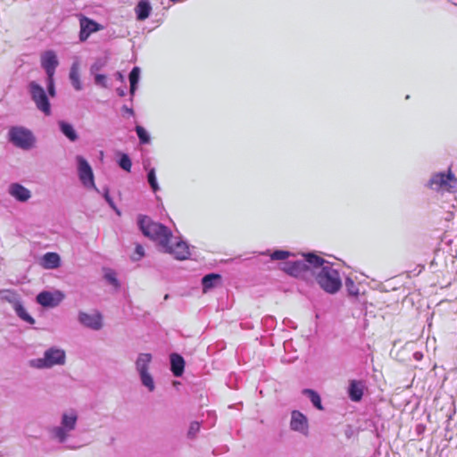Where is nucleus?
I'll use <instances>...</instances> for the list:
<instances>
[{"label": "nucleus", "mask_w": 457, "mask_h": 457, "mask_svg": "<svg viewBox=\"0 0 457 457\" xmlns=\"http://www.w3.org/2000/svg\"><path fill=\"white\" fill-rule=\"evenodd\" d=\"M29 89L32 100L34 101L37 108L46 115L51 114V104L47 98L45 89L36 81H31L29 84Z\"/></svg>", "instance_id": "nucleus-9"}, {"label": "nucleus", "mask_w": 457, "mask_h": 457, "mask_svg": "<svg viewBox=\"0 0 457 457\" xmlns=\"http://www.w3.org/2000/svg\"><path fill=\"white\" fill-rule=\"evenodd\" d=\"M117 78H118V79H120V80H123V75H122L120 72H118V73H117Z\"/></svg>", "instance_id": "nucleus-43"}, {"label": "nucleus", "mask_w": 457, "mask_h": 457, "mask_svg": "<svg viewBox=\"0 0 457 457\" xmlns=\"http://www.w3.org/2000/svg\"><path fill=\"white\" fill-rule=\"evenodd\" d=\"M95 83L102 87H107V77L104 74L94 75Z\"/></svg>", "instance_id": "nucleus-38"}, {"label": "nucleus", "mask_w": 457, "mask_h": 457, "mask_svg": "<svg viewBox=\"0 0 457 457\" xmlns=\"http://www.w3.org/2000/svg\"><path fill=\"white\" fill-rule=\"evenodd\" d=\"M291 255V253L285 250H277L270 254L271 260H286Z\"/></svg>", "instance_id": "nucleus-34"}, {"label": "nucleus", "mask_w": 457, "mask_h": 457, "mask_svg": "<svg viewBox=\"0 0 457 457\" xmlns=\"http://www.w3.org/2000/svg\"><path fill=\"white\" fill-rule=\"evenodd\" d=\"M349 397L353 402H359L363 395V386L361 382L352 381L349 386Z\"/></svg>", "instance_id": "nucleus-23"}, {"label": "nucleus", "mask_w": 457, "mask_h": 457, "mask_svg": "<svg viewBox=\"0 0 457 457\" xmlns=\"http://www.w3.org/2000/svg\"><path fill=\"white\" fill-rule=\"evenodd\" d=\"M7 191L13 199L21 203L29 201L32 196L31 191L29 188L17 182L11 183Z\"/></svg>", "instance_id": "nucleus-17"}, {"label": "nucleus", "mask_w": 457, "mask_h": 457, "mask_svg": "<svg viewBox=\"0 0 457 457\" xmlns=\"http://www.w3.org/2000/svg\"><path fill=\"white\" fill-rule=\"evenodd\" d=\"M140 68L139 67H134L132 71L129 73V79L130 83V94L133 96L135 94V91L137 89V85L140 79Z\"/></svg>", "instance_id": "nucleus-27"}, {"label": "nucleus", "mask_w": 457, "mask_h": 457, "mask_svg": "<svg viewBox=\"0 0 457 457\" xmlns=\"http://www.w3.org/2000/svg\"><path fill=\"white\" fill-rule=\"evenodd\" d=\"M185 361L177 353L170 355V369L175 377H180L184 372Z\"/></svg>", "instance_id": "nucleus-19"}, {"label": "nucleus", "mask_w": 457, "mask_h": 457, "mask_svg": "<svg viewBox=\"0 0 457 457\" xmlns=\"http://www.w3.org/2000/svg\"><path fill=\"white\" fill-rule=\"evenodd\" d=\"M16 314L24 321L28 322L29 324H34L35 320L28 313L26 309L24 308L21 301L16 303V305L13 307Z\"/></svg>", "instance_id": "nucleus-26"}, {"label": "nucleus", "mask_w": 457, "mask_h": 457, "mask_svg": "<svg viewBox=\"0 0 457 457\" xmlns=\"http://www.w3.org/2000/svg\"><path fill=\"white\" fill-rule=\"evenodd\" d=\"M414 357H415V359H416V360H420V357H421V354H420V353H416L414 354Z\"/></svg>", "instance_id": "nucleus-44"}, {"label": "nucleus", "mask_w": 457, "mask_h": 457, "mask_svg": "<svg viewBox=\"0 0 457 457\" xmlns=\"http://www.w3.org/2000/svg\"><path fill=\"white\" fill-rule=\"evenodd\" d=\"M200 430V423L197 421H194L190 424L188 429V436L194 437Z\"/></svg>", "instance_id": "nucleus-39"}, {"label": "nucleus", "mask_w": 457, "mask_h": 457, "mask_svg": "<svg viewBox=\"0 0 457 457\" xmlns=\"http://www.w3.org/2000/svg\"><path fill=\"white\" fill-rule=\"evenodd\" d=\"M138 226L145 237L157 242L162 247L166 245L167 240L172 238V232L169 228L152 220L147 216L140 215L138 217Z\"/></svg>", "instance_id": "nucleus-3"}, {"label": "nucleus", "mask_w": 457, "mask_h": 457, "mask_svg": "<svg viewBox=\"0 0 457 457\" xmlns=\"http://www.w3.org/2000/svg\"><path fill=\"white\" fill-rule=\"evenodd\" d=\"M303 256V260L284 262L281 270L295 278L311 281L313 277V267L315 265L312 257H318L319 255L310 253Z\"/></svg>", "instance_id": "nucleus-4"}, {"label": "nucleus", "mask_w": 457, "mask_h": 457, "mask_svg": "<svg viewBox=\"0 0 457 457\" xmlns=\"http://www.w3.org/2000/svg\"><path fill=\"white\" fill-rule=\"evenodd\" d=\"M453 4L457 5V0H450Z\"/></svg>", "instance_id": "nucleus-45"}, {"label": "nucleus", "mask_w": 457, "mask_h": 457, "mask_svg": "<svg viewBox=\"0 0 457 457\" xmlns=\"http://www.w3.org/2000/svg\"><path fill=\"white\" fill-rule=\"evenodd\" d=\"M40 63L46 75H54L59 64L57 55L53 50H47L41 54Z\"/></svg>", "instance_id": "nucleus-16"}, {"label": "nucleus", "mask_w": 457, "mask_h": 457, "mask_svg": "<svg viewBox=\"0 0 457 457\" xmlns=\"http://www.w3.org/2000/svg\"><path fill=\"white\" fill-rule=\"evenodd\" d=\"M78 320L81 325L92 330H100L103 328V316L97 311L92 313L79 312Z\"/></svg>", "instance_id": "nucleus-14"}, {"label": "nucleus", "mask_w": 457, "mask_h": 457, "mask_svg": "<svg viewBox=\"0 0 457 457\" xmlns=\"http://www.w3.org/2000/svg\"><path fill=\"white\" fill-rule=\"evenodd\" d=\"M79 40L86 41L91 34L104 29V27L94 20L85 16L79 15Z\"/></svg>", "instance_id": "nucleus-13"}, {"label": "nucleus", "mask_w": 457, "mask_h": 457, "mask_svg": "<svg viewBox=\"0 0 457 457\" xmlns=\"http://www.w3.org/2000/svg\"><path fill=\"white\" fill-rule=\"evenodd\" d=\"M79 411L74 408H68L60 413L59 424L49 429L50 437L63 445L68 450H77L83 446L79 441L72 438L77 429Z\"/></svg>", "instance_id": "nucleus-1"}, {"label": "nucleus", "mask_w": 457, "mask_h": 457, "mask_svg": "<svg viewBox=\"0 0 457 457\" xmlns=\"http://www.w3.org/2000/svg\"><path fill=\"white\" fill-rule=\"evenodd\" d=\"M104 278L112 284L113 287L118 288L120 287L119 280L116 278V273L114 270L111 269H107L104 270Z\"/></svg>", "instance_id": "nucleus-32"}, {"label": "nucleus", "mask_w": 457, "mask_h": 457, "mask_svg": "<svg viewBox=\"0 0 457 457\" xmlns=\"http://www.w3.org/2000/svg\"><path fill=\"white\" fill-rule=\"evenodd\" d=\"M104 199L106 200V202L109 204V205H110L113 210H115V211H116V212H117L118 214H120V212H119V210L116 208V206H115V204H114L113 200H112V197L110 196V194H109L108 189H105L104 194Z\"/></svg>", "instance_id": "nucleus-40"}, {"label": "nucleus", "mask_w": 457, "mask_h": 457, "mask_svg": "<svg viewBox=\"0 0 457 457\" xmlns=\"http://www.w3.org/2000/svg\"><path fill=\"white\" fill-rule=\"evenodd\" d=\"M345 287L349 294V295L357 297L360 294L358 286L354 283V281L347 278L345 279Z\"/></svg>", "instance_id": "nucleus-31"}, {"label": "nucleus", "mask_w": 457, "mask_h": 457, "mask_svg": "<svg viewBox=\"0 0 457 457\" xmlns=\"http://www.w3.org/2000/svg\"><path fill=\"white\" fill-rule=\"evenodd\" d=\"M221 277L220 274L210 273L202 278L203 291L206 293L212 288L215 287L220 282Z\"/></svg>", "instance_id": "nucleus-21"}, {"label": "nucleus", "mask_w": 457, "mask_h": 457, "mask_svg": "<svg viewBox=\"0 0 457 457\" xmlns=\"http://www.w3.org/2000/svg\"><path fill=\"white\" fill-rule=\"evenodd\" d=\"M162 248L165 253L173 255L177 260H187L191 254L189 245L181 239L177 240L174 244H171L170 240H167L166 245H163Z\"/></svg>", "instance_id": "nucleus-12"}, {"label": "nucleus", "mask_w": 457, "mask_h": 457, "mask_svg": "<svg viewBox=\"0 0 457 457\" xmlns=\"http://www.w3.org/2000/svg\"><path fill=\"white\" fill-rule=\"evenodd\" d=\"M58 124L60 130L68 139H70L71 142H74L78 139V134L71 123H68L64 120H60Z\"/></svg>", "instance_id": "nucleus-24"}, {"label": "nucleus", "mask_w": 457, "mask_h": 457, "mask_svg": "<svg viewBox=\"0 0 457 457\" xmlns=\"http://www.w3.org/2000/svg\"><path fill=\"white\" fill-rule=\"evenodd\" d=\"M152 6L148 0H141L138 2L135 8L137 19L138 21H145L151 13Z\"/></svg>", "instance_id": "nucleus-20"}, {"label": "nucleus", "mask_w": 457, "mask_h": 457, "mask_svg": "<svg viewBox=\"0 0 457 457\" xmlns=\"http://www.w3.org/2000/svg\"><path fill=\"white\" fill-rule=\"evenodd\" d=\"M8 139L15 146L29 150L35 145V137L31 130L22 126L11 127L8 131Z\"/></svg>", "instance_id": "nucleus-7"}, {"label": "nucleus", "mask_w": 457, "mask_h": 457, "mask_svg": "<svg viewBox=\"0 0 457 457\" xmlns=\"http://www.w3.org/2000/svg\"><path fill=\"white\" fill-rule=\"evenodd\" d=\"M136 132L141 144H148L150 142L149 133L142 126H136Z\"/></svg>", "instance_id": "nucleus-30"}, {"label": "nucleus", "mask_w": 457, "mask_h": 457, "mask_svg": "<svg viewBox=\"0 0 457 457\" xmlns=\"http://www.w3.org/2000/svg\"><path fill=\"white\" fill-rule=\"evenodd\" d=\"M312 260L315 263L312 279L324 292L330 295L337 294L342 287L339 271L333 267L331 262L320 256L312 257Z\"/></svg>", "instance_id": "nucleus-2"}, {"label": "nucleus", "mask_w": 457, "mask_h": 457, "mask_svg": "<svg viewBox=\"0 0 457 457\" xmlns=\"http://www.w3.org/2000/svg\"><path fill=\"white\" fill-rule=\"evenodd\" d=\"M39 264L46 270L57 269L61 265L60 255L54 252L46 253L41 257Z\"/></svg>", "instance_id": "nucleus-18"}, {"label": "nucleus", "mask_w": 457, "mask_h": 457, "mask_svg": "<svg viewBox=\"0 0 457 457\" xmlns=\"http://www.w3.org/2000/svg\"><path fill=\"white\" fill-rule=\"evenodd\" d=\"M105 65V62L102 60H96L91 66H90V74L96 75L99 73V71L104 68Z\"/></svg>", "instance_id": "nucleus-35"}, {"label": "nucleus", "mask_w": 457, "mask_h": 457, "mask_svg": "<svg viewBox=\"0 0 457 457\" xmlns=\"http://www.w3.org/2000/svg\"><path fill=\"white\" fill-rule=\"evenodd\" d=\"M122 110H123L125 112H127L128 114L131 115V116H132V115H134V111H133V109H132V108H129V107H128V106H123V107H122Z\"/></svg>", "instance_id": "nucleus-41"}, {"label": "nucleus", "mask_w": 457, "mask_h": 457, "mask_svg": "<svg viewBox=\"0 0 457 457\" xmlns=\"http://www.w3.org/2000/svg\"><path fill=\"white\" fill-rule=\"evenodd\" d=\"M428 187L437 192H453L457 188V179L451 170L438 172L430 178Z\"/></svg>", "instance_id": "nucleus-8"}, {"label": "nucleus", "mask_w": 457, "mask_h": 457, "mask_svg": "<svg viewBox=\"0 0 457 457\" xmlns=\"http://www.w3.org/2000/svg\"><path fill=\"white\" fill-rule=\"evenodd\" d=\"M54 75H47V79H46V87H47V91H48V94L54 97L55 96V87H54Z\"/></svg>", "instance_id": "nucleus-36"}, {"label": "nucleus", "mask_w": 457, "mask_h": 457, "mask_svg": "<svg viewBox=\"0 0 457 457\" xmlns=\"http://www.w3.org/2000/svg\"><path fill=\"white\" fill-rule=\"evenodd\" d=\"M152 354L148 353H141L137 355L135 361L136 370L138 373L142 385L149 391L154 392L155 383L152 374L149 372V367L152 362Z\"/></svg>", "instance_id": "nucleus-6"}, {"label": "nucleus", "mask_w": 457, "mask_h": 457, "mask_svg": "<svg viewBox=\"0 0 457 457\" xmlns=\"http://www.w3.org/2000/svg\"><path fill=\"white\" fill-rule=\"evenodd\" d=\"M117 93L120 96H125V90L123 88H118Z\"/></svg>", "instance_id": "nucleus-42"}, {"label": "nucleus", "mask_w": 457, "mask_h": 457, "mask_svg": "<svg viewBox=\"0 0 457 457\" xmlns=\"http://www.w3.org/2000/svg\"><path fill=\"white\" fill-rule=\"evenodd\" d=\"M69 77L73 87L77 91H80L82 89V84L79 78V63L78 61L72 63Z\"/></svg>", "instance_id": "nucleus-22"}, {"label": "nucleus", "mask_w": 457, "mask_h": 457, "mask_svg": "<svg viewBox=\"0 0 457 457\" xmlns=\"http://www.w3.org/2000/svg\"><path fill=\"white\" fill-rule=\"evenodd\" d=\"M65 351L58 347H50L44 352L40 358L29 361V366L37 370L51 369L54 366H62L65 363Z\"/></svg>", "instance_id": "nucleus-5"}, {"label": "nucleus", "mask_w": 457, "mask_h": 457, "mask_svg": "<svg viewBox=\"0 0 457 457\" xmlns=\"http://www.w3.org/2000/svg\"><path fill=\"white\" fill-rule=\"evenodd\" d=\"M78 164V175L82 185L87 188H92L99 192L94 180V173L88 162L81 155L76 156Z\"/></svg>", "instance_id": "nucleus-10"}, {"label": "nucleus", "mask_w": 457, "mask_h": 457, "mask_svg": "<svg viewBox=\"0 0 457 457\" xmlns=\"http://www.w3.org/2000/svg\"><path fill=\"white\" fill-rule=\"evenodd\" d=\"M65 298L61 290L42 291L37 295V303L45 308H54Z\"/></svg>", "instance_id": "nucleus-11"}, {"label": "nucleus", "mask_w": 457, "mask_h": 457, "mask_svg": "<svg viewBox=\"0 0 457 457\" xmlns=\"http://www.w3.org/2000/svg\"><path fill=\"white\" fill-rule=\"evenodd\" d=\"M147 181L152 188V190L155 193L160 189L159 184L157 182L155 169L152 168L148 170L147 173Z\"/></svg>", "instance_id": "nucleus-29"}, {"label": "nucleus", "mask_w": 457, "mask_h": 457, "mask_svg": "<svg viewBox=\"0 0 457 457\" xmlns=\"http://www.w3.org/2000/svg\"><path fill=\"white\" fill-rule=\"evenodd\" d=\"M119 165L121 169H123L126 171H130L132 162L128 154H122L120 160H119Z\"/></svg>", "instance_id": "nucleus-33"}, {"label": "nucleus", "mask_w": 457, "mask_h": 457, "mask_svg": "<svg viewBox=\"0 0 457 457\" xmlns=\"http://www.w3.org/2000/svg\"><path fill=\"white\" fill-rule=\"evenodd\" d=\"M290 428L303 436L309 433V422L307 417L299 411L291 412Z\"/></svg>", "instance_id": "nucleus-15"}, {"label": "nucleus", "mask_w": 457, "mask_h": 457, "mask_svg": "<svg viewBox=\"0 0 457 457\" xmlns=\"http://www.w3.org/2000/svg\"><path fill=\"white\" fill-rule=\"evenodd\" d=\"M145 256L144 247L140 244H137L135 247V253L131 256L132 261H139Z\"/></svg>", "instance_id": "nucleus-37"}, {"label": "nucleus", "mask_w": 457, "mask_h": 457, "mask_svg": "<svg viewBox=\"0 0 457 457\" xmlns=\"http://www.w3.org/2000/svg\"><path fill=\"white\" fill-rule=\"evenodd\" d=\"M303 394L307 395L310 398L311 402L317 409H319V410L323 409L322 404H321L320 396L319 395V394L317 392H315L312 389H303Z\"/></svg>", "instance_id": "nucleus-28"}, {"label": "nucleus", "mask_w": 457, "mask_h": 457, "mask_svg": "<svg viewBox=\"0 0 457 457\" xmlns=\"http://www.w3.org/2000/svg\"><path fill=\"white\" fill-rule=\"evenodd\" d=\"M0 299L11 303L12 307L21 302L19 295L16 292L8 289L0 290Z\"/></svg>", "instance_id": "nucleus-25"}]
</instances>
